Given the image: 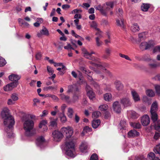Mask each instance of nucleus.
<instances>
[{
	"label": "nucleus",
	"instance_id": "obj_63",
	"mask_svg": "<svg viewBox=\"0 0 160 160\" xmlns=\"http://www.w3.org/2000/svg\"><path fill=\"white\" fill-rule=\"evenodd\" d=\"M82 18V15L81 14L78 13L75 14L74 17V18L75 19H81Z\"/></svg>",
	"mask_w": 160,
	"mask_h": 160
},
{
	"label": "nucleus",
	"instance_id": "obj_51",
	"mask_svg": "<svg viewBox=\"0 0 160 160\" xmlns=\"http://www.w3.org/2000/svg\"><path fill=\"white\" fill-rule=\"evenodd\" d=\"M153 51L154 53L156 52H160V46H157L154 47L153 49Z\"/></svg>",
	"mask_w": 160,
	"mask_h": 160
},
{
	"label": "nucleus",
	"instance_id": "obj_52",
	"mask_svg": "<svg viewBox=\"0 0 160 160\" xmlns=\"http://www.w3.org/2000/svg\"><path fill=\"white\" fill-rule=\"evenodd\" d=\"M83 56L86 58L88 59H92V58L90 56L89 52H87V53L83 55Z\"/></svg>",
	"mask_w": 160,
	"mask_h": 160
},
{
	"label": "nucleus",
	"instance_id": "obj_1",
	"mask_svg": "<svg viewBox=\"0 0 160 160\" xmlns=\"http://www.w3.org/2000/svg\"><path fill=\"white\" fill-rule=\"evenodd\" d=\"M15 121L13 117L10 116L4 119V124L5 126V130L7 133L9 138L13 136L12 129L14 124Z\"/></svg>",
	"mask_w": 160,
	"mask_h": 160
},
{
	"label": "nucleus",
	"instance_id": "obj_44",
	"mask_svg": "<svg viewBox=\"0 0 160 160\" xmlns=\"http://www.w3.org/2000/svg\"><path fill=\"white\" fill-rule=\"evenodd\" d=\"M92 131V128H90L88 126H86L84 128L83 131V132L85 133H87L88 132H91Z\"/></svg>",
	"mask_w": 160,
	"mask_h": 160
},
{
	"label": "nucleus",
	"instance_id": "obj_40",
	"mask_svg": "<svg viewBox=\"0 0 160 160\" xmlns=\"http://www.w3.org/2000/svg\"><path fill=\"white\" fill-rule=\"evenodd\" d=\"M95 40L97 46L100 47L102 44V42L98 38H96Z\"/></svg>",
	"mask_w": 160,
	"mask_h": 160
},
{
	"label": "nucleus",
	"instance_id": "obj_61",
	"mask_svg": "<svg viewBox=\"0 0 160 160\" xmlns=\"http://www.w3.org/2000/svg\"><path fill=\"white\" fill-rule=\"evenodd\" d=\"M48 114V112L47 110H44L43 111L42 114L40 115V116L41 117H44L46 116Z\"/></svg>",
	"mask_w": 160,
	"mask_h": 160
},
{
	"label": "nucleus",
	"instance_id": "obj_59",
	"mask_svg": "<svg viewBox=\"0 0 160 160\" xmlns=\"http://www.w3.org/2000/svg\"><path fill=\"white\" fill-rule=\"evenodd\" d=\"M82 12V10L81 9H76L72 11V14H77L78 13H79V12Z\"/></svg>",
	"mask_w": 160,
	"mask_h": 160
},
{
	"label": "nucleus",
	"instance_id": "obj_13",
	"mask_svg": "<svg viewBox=\"0 0 160 160\" xmlns=\"http://www.w3.org/2000/svg\"><path fill=\"white\" fill-rule=\"evenodd\" d=\"M9 110L6 107L3 108L1 112V115L3 118L4 119L11 116L9 114Z\"/></svg>",
	"mask_w": 160,
	"mask_h": 160
},
{
	"label": "nucleus",
	"instance_id": "obj_7",
	"mask_svg": "<svg viewBox=\"0 0 160 160\" xmlns=\"http://www.w3.org/2000/svg\"><path fill=\"white\" fill-rule=\"evenodd\" d=\"M52 136L55 141L60 142L63 137V135L61 132L55 130L52 132Z\"/></svg>",
	"mask_w": 160,
	"mask_h": 160
},
{
	"label": "nucleus",
	"instance_id": "obj_24",
	"mask_svg": "<svg viewBox=\"0 0 160 160\" xmlns=\"http://www.w3.org/2000/svg\"><path fill=\"white\" fill-rule=\"evenodd\" d=\"M132 94L135 102H137L140 100V98L138 94L135 91H132Z\"/></svg>",
	"mask_w": 160,
	"mask_h": 160
},
{
	"label": "nucleus",
	"instance_id": "obj_5",
	"mask_svg": "<svg viewBox=\"0 0 160 160\" xmlns=\"http://www.w3.org/2000/svg\"><path fill=\"white\" fill-rule=\"evenodd\" d=\"M60 131L63 134H65L66 136V139H69L71 138L73 132V129L70 126L62 127L61 128Z\"/></svg>",
	"mask_w": 160,
	"mask_h": 160
},
{
	"label": "nucleus",
	"instance_id": "obj_10",
	"mask_svg": "<svg viewBox=\"0 0 160 160\" xmlns=\"http://www.w3.org/2000/svg\"><path fill=\"white\" fill-rule=\"evenodd\" d=\"M122 105L124 108L130 106L131 105V103L129 99L128 98H122L121 100V106Z\"/></svg>",
	"mask_w": 160,
	"mask_h": 160
},
{
	"label": "nucleus",
	"instance_id": "obj_16",
	"mask_svg": "<svg viewBox=\"0 0 160 160\" xmlns=\"http://www.w3.org/2000/svg\"><path fill=\"white\" fill-rule=\"evenodd\" d=\"M113 108L114 111L117 113L120 112V106L118 102L116 101L113 104Z\"/></svg>",
	"mask_w": 160,
	"mask_h": 160
},
{
	"label": "nucleus",
	"instance_id": "obj_54",
	"mask_svg": "<svg viewBox=\"0 0 160 160\" xmlns=\"http://www.w3.org/2000/svg\"><path fill=\"white\" fill-rule=\"evenodd\" d=\"M4 90L5 91H8L12 90V88L10 87L9 84H8L3 88Z\"/></svg>",
	"mask_w": 160,
	"mask_h": 160
},
{
	"label": "nucleus",
	"instance_id": "obj_64",
	"mask_svg": "<svg viewBox=\"0 0 160 160\" xmlns=\"http://www.w3.org/2000/svg\"><path fill=\"white\" fill-rule=\"evenodd\" d=\"M160 136V133L158 132H156L154 135L153 138L157 140L158 138Z\"/></svg>",
	"mask_w": 160,
	"mask_h": 160
},
{
	"label": "nucleus",
	"instance_id": "obj_22",
	"mask_svg": "<svg viewBox=\"0 0 160 160\" xmlns=\"http://www.w3.org/2000/svg\"><path fill=\"white\" fill-rule=\"evenodd\" d=\"M131 30L133 32H136L139 31V28L138 24L136 23H134L131 27Z\"/></svg>",
	"mask_w": 160,
	"mask_h": 160
},
{
	"label": "nucleus",
	"instance_id": "obj_14",
	"mask_svg": "<svg viewBox=\"0 0 160 160\" xmlns=\"http://www.w3.org/2000/svg\"><path fill=\"white\" fill-rule=\"evenodd\" d=\"M47 123V121L46 120H43L41 121L39 124V128H43L42 131L45 132L48 130V127L46 125Z\"/></svg>",
	"mask_w": 160,
	"mask_h": 160
},
{
	"label": "nucleus",
	"instance_id": "obj_48",
	"mask_svg": "<svg viewBox=\"0 0 160 160\" xmlns=\"http://www.w3.org/2000/svg\"><path fill=\"white\" fill-rule=\"evenodd\" d=\"M156 92L158 94H160V85L156 84L154 85Z\"/></svg>",
	"mask_w": 160,
	"mask_h": 160
},
{
	"label": "nucleus",
	"instance_id": "obj_9",
	"mask_svg": "<svg viewBox=\"0 0 160 160\" xmlns=\"http://www.w3.org/2000/svg\"><path fill=\"white\" fill-rule=\"evenodd\" d=\"M88 148L89 146L88 143L85 142H82L80 146V150L82 153L87 152Z\"/></svg>",
	"mask_w": 160,
	"mask_h": 160
},
{
	"label": "nucleus",
	"instance_id": "obj_23",
	"mask_svg": "<svg viewBox=\"0 0 160 160\" xmlns=\"http://www.w3.org/2000/svg\"><path fill=\"white\" fill-rule=\"evenodd\" d=\"M100 122H101L99 119L93 120L92 122V126L93 128H96L99 125Z\"/></svg>",
	"mask_w": 160,
	"mask_h": 160
},
{
	"label": "nucleus",
	"instance_id": "obj_55",
	"mask_svg": "<svg viewBox=\"0 0 160 160\" xmlns=\"http://www.w3.org/2000/svg\"><path fill=\"white\" fill-rule=\"evenodd\" d=\"M42 57V54L40 52H37L36 55V59L38 60H40Z\"/></svg>",
	"mask_w": 160,
	"mask_h": 160
},
{
	"label": "nucleus",
	"instance_id": "obj_53",
	"mask_svg": "<svg viewBox=\"0 0 160 160\" xmlns=\"http://www.w3.org/2000/svg\"><path fill=\"white\" fill-rule=\"evenodd\" d=\"M98 156L96 153H93L91 156L90 160H98Z\"/></svg>",
	"mask_w": 160,
	"mask_h": 160
},
{
	"label": "nucleus",
	"instance_id": "obj_36",
	"mask_svg": "<svg viewBox=\"0 0 160 160\" xmlns=\"http://www.w3.org/2000/svg\"><path fill=\"white\" fill-rule=\"evenodd\" d=\"M99 108L101 111L106 110L108 108V106L107 104H105L100 105Z\"/></svg>",
	"mask_w": 160,
	"mask_h": 160
},
{
	"label": "nucleus",
	"instance_id": "obj_35",
	"mask_svg": "<svg viewBox=\"0 0 160 160\" xmlns=\"http://www.w3.org/2000/svg\"><path fill=\"white\" fill-rule=\"evenodd\" d=\"M101 115V112L99 111H96L92 113V118H98Z\"/></svg>",
	"mask_w": 160,
	"mask_h": 160
},
{
	"label": "nucleus",
	"instance_id": "obj_28",
	"mask_svg": "<svg viewBox=\"0 0 160 160\" xmlns=\"http://www.w3.org/2000/svg\"><path fill=\"white\" fill-rule=\"evenodd\" d=\"M149 7L150 6L149 4L143 3L141 6V8L142 11L147 12L148 11Z\"/></svg>",
	"mask_w": 160,
	"mask_h": 160
},
{
	"label": "nucleus",
	"instance_id": "obj_17",
	"mask_svg": "<svg viewBox=\"0 0 160 160\" xmlns=\"http://www.w3.org/2000/svg\"><path fill=\"white\" fill-rule=\"evenodd\" d=\"M105 7V11H106L107 13L110 8H112L114 6V3L112 2H107L106 3V5H104Z\"/></svg>",
	"mask_w": 160,
	"mask_h": 160
},
{
	"label": "nucleus",
	"instance_id": "obj_34",
	"mask_svg": "<svg viewBox=\"0 0 160 160\" xmlns=\"http://www.w3.org/2000/svg\"><path fill=\"white\" fill-rule=\"evenodd\" d=\"M98 67L100 69L102 70V71L103 72H104L107 73L109 75H110V72L109 71L107 70L104 67H103L102 65L101 64H98L97 65Z\"/></svg>",
	"mask_w": 160,
	"mask_h": 160
},
{
	"label": "nucleus",
	"instance_id": "obj_18",
	"mask_svg": "<svg viewBox=\"0 0 160 160\" xmlns=\"http://www.w3.org/2000/svg\"><path fill=\"white\" fill-rule=\"evenodd\" d=\"M60 96L61 99L66 101L67 102L70 103L71 102L70 100L69 96L66 95L63 93L60 94Z\"/></svg>",
	"mask_w": 160,
	"mask_h": 160
},
{
	"label": "nucleus",
	"instance_id": "obj_4",
	"mask_svg": "<svg viewBox=\"0 0 160 160\" xmlns=\"http://www.w3.org/2000/svg\"><path fill=\"white\" fill-rule=\"evenodd\" d=\"M151 118L154 123L155 129L158 131H160V120H158V116L157 112H150Z\"/></svg>",
	"mask_w": 160,
	"mask_h": 160
},
{
	"label": "nucleus",
	"instance_id": "obj_29",
	"mask_svg": "<svg viewBox=\"0 0 160 160\" xmlns=\"http://www.w3.org/2000/svg\"><path fill=\"white\" fill-rule=\"evenodd\" d=\"M130 125L134 128L139 129L141 128V125L139 122H131Z\"/></svg>",
	"mask_w": 160,
	"mask_h": 160
},
{
	"label": "nucleus",
	"instance_id": "obj_57",
	"mask_svg": "<svg viewBox=\"0 0 160 160\" xmlns=\"http://www.w3.org/2000/svg\"><path fill=\"white\" fill-rule=\"evenodd\" d=\"M11 98L14 101H17L18 98L17 95L15 93H13L12 95Z\"/></svg>",
	"mask_w": 160,
	"mask_h": 160
},
{
	"label": "nucleus",
	"instance_id": "obj_33",
	"mask_svg": "<svg viewBox=\"0 0 160 160\" xmlns=\"http://www.w3.org/2000/svg\"><path fill=\"white\" fill-rule=\"evenodd\" d=\"M147 95L150 97H153L155 95L154 92L152 90H148L146 91Z\"/></svg>",
	"mask_w": 160,
	"mask_h": 160
},
{
	"label": "nucleus",
	"instance_id": "obj_12",
	"mask_svg": "<svg viewBox=\"0 0 160 160\" xmlns=\"http://www.w3.org/2000/svg\"><path fill=\"white\" fill-rule=\"evenodd\" d=\"M45 140L43 137L41 136L38 137L36 141V143L38 146L40 147L41 148L43 147L45 143Z\"/></svg>",
	"mask_w": 160,
	"mask_h": 160
},
{
	"label": "nucleus",
	"instance_id": "obj_39",
	"mask_svg": "<svg viewBox=\"0 0 160 160\" xmlns=\"http://www.w3.org/2000/svg\"><path fill=\"white\" fill-rule=\"evenodd\" d=\"M138 37L140 40L144 39L146 38V33L144 32L138 34Z\"/></svg>",
	"mask_w": 160,
	"mask_h": 160
},
{
	"label": "nucleus",
	"instance_id": "obj_38",
	"mask_svg": "<svg viewBox=\"0 0 160 160\" xmlns=\"http://www.w3.org/2000/svg\"><path fill=\"white\" fill-rule=\"evenodd\" d=\"M75 85H70L68 87V90L67 92L68 93H69L71 92H72Z\"/></svg>",
	"mask_w": 160,
	"mask_h": 160
},
{
	"label": "nucleus",
	"instance_id": "obj_25",
	"mask_svg": "<svg viewBox=\"0 0 160 160\" xmlns=\"http://www.w3.org/2000/svg\"><path fill=\"white\" fill-rule=\"evenodd\" d=\"M50 119V127L55 128L57 127V120L51 118Z\"/></svg>",
	"mask_w": 160,
	"mask_h": 160
},
{
	"label": "nucleus",
	"instance_id": "obj_62",
	"mask_svg": "<svg viewBox=\"0 0 160 160\" xmlns=\"http://www.w3.org/2000/svg\"><path fill=\"white\" fill-rule=\"evenodd\" d=\"M149 65L150 67L152 68H155L158 66L157 64L155 63H149Z\"/></svg>",
	"mask_w": 160,
	"mask_h": 160
},
{
	"label": "nucleus",
	"instance_id": "obj_11",
	"mask_svg": "<svg viewBox=\"0 0 160 160\" xmlns=\"http://www.w3.org/2000/svg\"><path fill=\"white\" fill-rule=\"evenodd\" d=\"M94 8L96 10L99 11L103 15L106 16L107 15V12L105 11V7L104 5L102 6L101 5H99L97 6H94Z\"/></svg>",
	"mask_w": 160,
	"mask_h": 160
},
{
	"label": "nucleus",
	"instance_id": "obj_47",
	"mask_svg": "<svg viewBox=\"0 0 160 160\" xmlns=\"http://www.w3.org/2000/svg\"><path fill=\"white\" fill-rule=\"evenodd\" d=\"M79 96L78 95L74 94L72 97V102H75L77 101L79 99Z\"/></svg>",
	"mask_w": 160,
	"mask_h": 160
},
{
	"label": "nucleus",
	"instance_id": "obj_45",
	"mask_svg": "<svg viewBox=\"0 0 160 160\" xmlns=\"http://www.w3.org/2000/svg\"><path fill=\"white\" fill-rule=\"evenodd\" d=\"M6 62L5 60L0 57V67H2L5 65Z\"/></svg>",
	"mask_w": 160,
	"mask_h": 160
},
{
	"label": "nucleus",
	"instance_id": "obj_49",
	"mask_svg": "<svg viewBox=\"0 0 160 160\" xmlns=\"http://www.w3.org/2000/svg\"><path fill=\"white\" fill-rule=\"evenodd\" d=\"M10 87L12 88V90L14 88L16 87L18 85V82H15L9 83Z\"/></svg>",
	"mask_w": 160,
	"mask_h": 160
},
{
	"label": "nucleus",
	"instance_id": "obj_3",
	"mask_svg": "<svg viewBox=\"0 0 160 160\" xmlns=\"http://www.w3.org/2000/svg\"><path fill=\"white\" fill-rule=\"evenodd\" d=\"M66 154L67 155L74 158L76 156L75 153V144L71 139H66L65 145Z\"/></svg>",
	"mask_w": 160,
	"mask_h": 160
},
{
	"label": "nucleus",
	"instance_id": "obj_6",
	"mask_svg": "<svg viewBox=\"0 0 160 160\" xmlns=\"http://www.w3.org/2000/svg\"><path fill=\"white\" fill-rule=\"evenodd\" d=\"M155 43L153 40H150L148 42H142L139 46L140 48L142 50H147L153 46Z\"/></svg>",
	"mask_w": 160,
	"mask_h": 160
},
{
	"label": "nucleus",
	"instance_id": "obj_27",
	"mask_svg": "<svg viewBox=\"0 0 160 160\" xmlns=\"http://www.w3.org/2000/svg\"><path fill=\"white\" fill-rule=\"evenodd\" d=\"M104 100L107 101H111L112 100V96L110 93H107L104 95Z\"/></svg>",
	"mask_w": 160,
	"mask_h": 160
},
{
	"label": "nucleus",
	"instance_id": "obj_60",
	"mask_svg": "<svg viewBox=\"0 0 160 160\" xmlns=\"http://www.w3.org/2000/svg\"><path fill=\"white\" fill-rule=\"evenodd\" d=\"M54 66L55 67L57 66H62V69H63L65 68V66L62 63H54Z\"/></svg>",
	"mask_w": 160,
	"mask_h": 160
},
{
	"label": "nucleus",
	"instance_id": "obj_46",
	"mask_svg": "<svg viewBox=\"0 0 160 160\" xmlns=\"http://www.w3.org/2000/svg\"><path fill=\"white\" fill-rule=\"evenodd\" d=\"M53 44L57 48L59 49H62L63 46L62 43L60 42H59L58 43H54Z\"/></svg>",
	"mask_w": 160,
	"mask_h": 160
},
{
	"label": "nucleus",
	"instance_id": "obj_30",
	"mask_svg": "<svg viewBox=\"0 0 160 160\" xmlns=\"http://www.w3.org/2000/svg\"><path fill=\"white\" fill-rule=\"evenodd\" d=\"M73 112V110L72 108H68L67 115L69 118H72Z\"/></svg>",
	"mask_w": 160,
	"mask_h": 160
},
{
	"label": "nucleus",
	"instance_id": "obj_50",
	"mask_svg": "<svg viewBox=\"0 0 160 160\" xmlns=\"http://www.w3.org/2000/svg\"><path fill=\"white\" fill-rule=\"evenodd\" d=\"M47 70L50 75L52 74L54 72V71L52 68L49 66H47Z\"/></svg>",
	"mask_w": 160,
	"mask_h": 160
},
{
	"label": "nucleus",
	"instance_id": "obj_43",
	"mask_svg": "<svg viewBox=\"0 0 160 160\" xmlns=\"http://www.w3.org/2000/svg\"><path fill=\"white\" fill-rule=\"evenodd\" d=\"M98 32L96 33V35L97 36L96 38H99L100 39L102 37V32L100 30H97Z\"/></svg>",
	"mask_w": 160,
	"mask_h": 160
},
{
	"label": "nucleus",
	"instance_id": "obj_58",
	"mask_svg": "<svg viewBox=\"0 0 160 160\" xmlns=\"http://www.w3.org/2000/svg\"><path fill=\"white\" fill-rule=\"evenodd\" d=\"M64 48L68 50H70L71 49L74 50V49L71 46V45L70 44H68L67 46H65Z\"/></svg>",
	"mask_w": 160,
	"mask_h": 160
},
{
	"label": "nucleus",
	"instance_id": "obj_56",
	"mask_svg": "<svg viewBox=\"0 0 160 160\" xmlns=\"http://www.w3.org/2000/svg\"><path fill=\"white\" fill-rule=\"evenodd\" d=\"M115 87L117 89L119 90L120 88V82L119 81H116L115 82Z\"/></svg>",
	"mask_w": 160,
	"mask_h": 160
},
{
	"label": "nucleus",
	"instance_id": "obj_15",
	"mask_svg": "<svg viewBox=\"0 0 160 160\" xmlns=\"http://www.w3.org/2000/svg\"><path fill=\"white\" fill-rule=\"evenodd\" d=\"M21 77L17 75L12 74L10 75L8 77L9 79L12 81L18 82L20 78Z\"/></svg>",
	"mask_w": 160,
	"mask_h": 160
},
{
	"label": "nucleus",
	"instance_id": "obj_31",
	"mask_svg": "<svg viewBox=\"0 0 160 160\" xmlns=\"http://www.w3.org/2000/svg\"><path fill=\"white\" fill-rule=\"evenodd\" d=\"M59 116L60 118L61 121L62 123H65L66 121V118L63 113H60L59 114Z\"/></svg>",
	"mask_w": 160,
	"mask_h": 160
},
{
	"label": "nucleus",
	"instance_id": "obj_42",
	"mask_svg": "<svg viewBox=\"0 0 160 160\" xmlns=\"http://www.w3.org/2000/svg\"><path fill=\"white\" fill-rule=\"evenodd\" d=\"M47 97H49L52 98L55 101H58L59 100V98L56 96L54 95H51L50 94H48L47 95Z\"/></svg>",
	"mask_w": 160,
	"mask_h": 160
},
{
	"label": "nucleus",
	"instance_id": "obj_19",
	"mask_svg": "<svg viewBox=\"0 0 160 160\" xmlns=\"http://www.w3.org/2000/svg\"><path fill=\"white\" fill-rule=\"evenodd\" d=\"M158 109L157 103L155 102L152 104L150 109V112H157Z\"/></svg>",
	"mask_w": 160,
	"mask_h": 160
},
{
	"label": "nucleus",
	"instance_id": "obj_32",
	"mask_svg": "<svg viewBox=\"0 0 160 160\" xmlns=\"http://www.w3.org/2000/svg\"><path fill=\"white\" fill-rule=\"evenodd\" d=\"M40 32L42 33V34L46 36H48L49 33L48 30L45 28L44 27L41 30Z\"/></svg>",
	"mask_w": 160,
	"mask_h": 160
},
{
	"label": "nucleus",
	"instance_id": "obj_21",
	"mask_svg": "<svg viewBox=\"0 0 160 160\" xmlns=\"http://www.w3.org/2000/svg\"><path fill=\"white\" fill-rule=\"evenodd\" d=\"M148 158L150 160H160L158 158L155 157V154L153 152L149 153L148 155Z\"/></svg>",
	"mask_w": 160,
	"mask_h": 160
},
{
	"label": "nucleus",
	"instance_id": "obj_37",
	"mask_svg": "<svg viewBox=\"0 0 160 160\" xmlns=\"http://www.w3.org/2000/svg\"><path fill=\"white\" fill-rule=\"evenodd\" d=\"M90 26L94 28L96 30H99V28L97 27V24L95 21H92L91 23Z\"/></svg>",
	"mask_w": 160,
	"mask_h": 160
},
{
	"label": "nucleus",
	"instance_id": "obj_2",
	"mask_svg": "<svg viewBox=\"0 0 160 160\" xmlns=\"http://www.w3.org/2000/svg\"><path fill=\"white\" fill-rule=\"evenodd\" d=\"M34 122L33 120L28 118H26L23 120V128L25 130V135L30 137L34 135L33 131Z\"/></svg>",
	"mask_w": 160,
	"mask_h": 160
},
{
	"label": "nucleus",
	"instance_id": "obj_20",
	"mask_svg": "<svg viewBox=\"0 0 160 160\" xmlns=\"http://www.w3.org/2000/svg\"><path fill=\"white\" fill-rule=\"evenodd\" d=\"M139 134V132L135 130H131L128 132V136L129 137L137 136Z\"/></svg>",
	"mask_w": 160,
	"mask_h": 160
},
{
	"label": "nucleus",
	"instance_id": "obj_8",
	"mask_svg": "<svg viewBox=\"0 0 160 160\" xmlns=\"http://www.w3.org/2000/svg\"><path fill=\"white\" fill-rule=\"evenodd\" d=\"M150 121V118L148 115H145L142 117L141 122L143 126H147L149 123Z\"/></svg>",
	"mask_w": 160,
	"mask_h": 160
},
{
	"label": "nucleus",
	"instance_id": "obj_26",
	"mask_svg": "<svg viewBox=\"0 0 160 160\" xmlns=\"http://www.w3.org/2000/svg\"><path fill=\"white\" fill-rule=\"evenodd\" d=\"M87 95L89 97V98L91 100H94L95 97V95L94 93L92 90L88 91L87 93Z\"/></svg>",
	"mask_w": 160,
	"mask_h": 160
},
{
	"label": "nucleus",
	"instance_id": "obj_41",
	"mask_svg": "<svg viewBox=\"0 0 160 160\" xmlns=\"http://www.w3.org/2000/svg\"><path fill=\"white\" fill-rule=\"evenodd\" d=\"M111 52V50L109 48H106L105 49V52L107 54V56L104 55L103 56V57L105 58H106L108 57V56L110 55Z\"/></svg>",
	"mask_w": 160,
	"mask_h": 160
}]
</instances>
